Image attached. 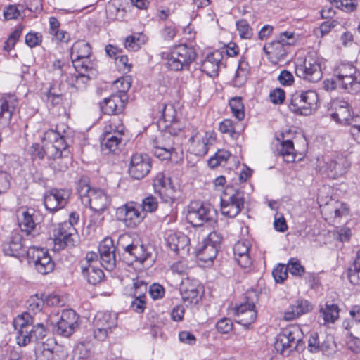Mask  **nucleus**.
<instances>
[{
  "label": "nucleus",
  "instance_id": "nucleus-24",
  "mask_svg": "<svg viewBox=\"0 0 360 360\" xmlns=\"http://www.w3.org/2000/svg\"><path fill=\"white\" fill-rule=\"evenodd\" d=\"M202 289L198 280L185 278L180 285V293L184 302L197 304L200 300V291Z\"/></svg>",
  "mask_w": 360,
  "mask_h": 360
},
{
  "label": "nucleus",
  "instance_id": "nucleus-19",
  "mask_svg": "<svg viewBox=\"0 0 360 360\" xmlns=\"http://www.w3.org/2000/svg\"><path fill=\"white\" fill-rule=\"evenodd\" d=\"M313 94V91L308 90L292 94L289 105L290 110L297 115L305 116L311 115L312 113L313 99L310 95Z\"/></svg>",
  "mask_w": 360,
  "mask_h": 360
},
{
  "label": "nucleus",
  "instance_id": "nucleus-38",
  "mask_svg": "<svg viewBox=\"0 0 360 360\" xmlns=\"http://www.w3.org/2000/svg\"><path fill=\"white\" fill-rule=\"evenodd\" d=\"M15 105V101L12 98H0V125L9 122Z\"/></svg>",
  "mask_w": 360,
  "mask_h": 360
},
{
  "label": "nucleus",
  "instance_id": "nucleus-30",
  "mask_svg": "<svg viewBox=\"0 0 360 360\" xmlns=\"http://www.w3.org/2000/svg\"><path fill=\"white\" fill-rule=\"evenodd\" d=\"M3 251L6 255L18 257L25 252L22 236L18 233H12L9 239L3 245Z\"/></svg>",
  "mask_w": 360,
  "mask_h": 360
},
{
  "label": "nucleus",
  "instance_id": "nucleus-42",
  "mask_svg": "<svg viewBox=\"0 0 360 360\" xmlns=\"http://www.w3.org/2000/svg\"><path fill=\"white\" fill-rule=\"evenodd\" d=\"M229 105L233 116L238 121L245 118V107L241 97L231 98L229 101Z\"/></svg>",
  "mask_w": 360,
  "mask_h": 360
},
{
  "label": "nucleus",
  "instance_id": "nucleus-3",
  "mask_svg": "<svg viewBox=\"0 0 360 360\" xmlns=\"http://www.w3.org/2000/svg\"><path fill=\"white\" fill-rule=\"evenodd\" d=\"M351 163L340 153L325 155L316 158V172L330 179H337L346 174Z\"/></svg>",
  "mask_w": 360,
  "mask_h": 360
},
{
  "label": "nucleus",
  "instance_id": "nucleus-35",
  "mask_svg": "<svg viewBox=\"0 0 360 360\" xmlns=\"http://www.w3.org/2000/svg\"><path fill=\"white\" fill-rule=\"evenodd\" d=\"M297 71L298 75L304 80L313 82L315 72V58L311 54H309L305 58L303 63L297 66Z\"/></svg>",
  "mask_w": 360,
  "mask_h": 360
},
{
  "label": "nucleus",
  "instance_id": "nucleus-6",
  "mask_svg": "<svg viewBox=\"0 0 360 360\" xmlns=\"http://www.w3.org/2000/svg\"><path fill=\"white\" fill-rule=\"evenodd\" d=\"M131 238L128 233L120 236L117 240V246L124 251V255H128L129 262H138L144 264L148 260L153 262L151 248L143 245L131 243Z\"/></svg>",
  "mask_w": 360,
  "mask_h": 360
},
{
  "label": "nucleus",
  "instance_id": "nucleus-54",
  "mask_svg": "<svg viewBox=\"0 0 360 360\" xmlns=\"http://www.w3.org/2000/svg\"><path fill=\"white\" fill-rule=\"evenodd\" d=\"M22 34L21 27H17L11 33L6 41L4 42V50L10 51L15 46Z\"/></svg>",
  "mask_w": 360,
  "mask_h": 360
},
{
  "label": "nucleus",
  "instance_id": "nucleus-51",
  "mask_svg": "<svg viewBox=\"0 0 360 360\" xmlns=\"http://www.w3.org/2000/svg\"><path fill=\"white\" fill-rule=\"evenodd\" d=\"M106 14L110 20H123L125 18L124 8L117 7L113 2H110L106 6Z\"/></svg>",
  "mask_w": 360,
  "mask_h": 360
},
{
  "label": "nucleus",
  "instance_id": "nucleus-49",
  "mask_svg": "<svg viewBox=\"0 0 360 360\" xmlns=\"http://www.w3.org/2000/svg\"><path fill=\"white\" fill-rule=\"evenodd\" d=\"M348 278L354 285H360V249L356 253L353 267L348 271Z\"/></svg>",
  "mask_w": 360,
  "mask_h": 360
},
{
  "label": "nucleus",
  "instance_id": "nucleus-2",
  "mask_svg": "<svg viewBox=\"0 0 360 360\" xmlns=\"http://www.w3.org/2000/svg\"><path fill=\"white\" fill-rule=\"evenodd\" d=\"M77 191L82 204L96 212L104 211L110 203V196L101 189L91 188L86 179L78 181Z\"/></svg>",
  "mask_w": 360,
  "mask_h": 360
},
{
  "label": "nucleus",
  "instance_id": "nucleus-63",
  "mask_svg": "<svg viewBox=\"0 0 360 360\" xmlns=\"http://www.w3.org/2000/svg\"><path fill=\"white\" fill-rule=\"evenodd\" d=\"M98 251L100 256L112 255L115 253L113 241L110 238H105L99 245Z\"/></svg>",
  "mask_w": 360,
  "mask_h": 360
},
{
  "label": "nucleus",
  "instance_id": "nucleus-40",
  "mask_svg": "<svg viewBox=\"0 0 360 360\" xmlns=\"http://www.w3.org/2000/svg\"><path fill=\"white\" fill-rule=\"evenodd\" d=\"M340 309L336 304L326 302L324 307H321L320 314L324 321V324L333 323L339 318Z\"/></svg>",
  "mask_w": 360,
  "mask_h": 360
},
{
  "label": "nucleus",
  "instance_id": "nucleus-8",
  "mask_svg": "<svg viewBox=\"0 0 360 360\" xmlns=\"http://www.w3.org/2000/svg\"><path fill=\"white\" fill-rule=\"evenodd\" d=\"M302 330L297 326H290L281 330L276 335L274 347L283 356H289L297 349L301 341Z\"/></svg>",
  "mask_w": 360,
  "mask_h": 360
},
{
  "label": "nucleus",
  "instance_id": "nucleus-47",
  "mask_svg": "<svg viewBox=\"0 0 360 360\" xmlns=\"http://www.w3.org/2000/svg\"><path fill=\"white\" fill-rule=\"evenodd\" d=\"M91 355V345L89 342H79L74 350L75 360H88Z\"/></svg>",
  "mask_w": 360,
  "mask_h": 360
},
{
  "label": "nucleus",
  "instance_id": "nucleus-53",
  "mask_svg": "<svg viewBox=\"0 0 360 360\" xmlns=\"http://www.w3.org/2000/svg\"><path fill=\"white\" fill-rule=\"evenodd\" d=\"M162 128L165 131L166 135L170 134L172 136L179 135L180 133L184 128V124L183 122H180L177 118L174 119V120L168 122L165 124L162 125Z\"/></svg>",
  "mask_w": 360,
  "mask_h": 360
},
{
  "label": "nucleus",
  "instance_id": "nucleus-39",
  "mask_svg": "<svg viewBox=\"0 0 360 360\" xmlns=\"http://www.w3.org/2000/svg\"><path fill=\"white\" fill-rule=\"evenodd\" d=\"M124 132L125 127L122 120L118 117H112L104 126L102 135L124 137Z\"/></svg>",
  "mask_w": 360,
  "mask_h": 360
},
{
  "label": "nucleus",
  "instance_id": "nucleus-60",
  "mask_svg": "<svg viewBox=\"0 0 360 360\" xmlns=\"http://www.w3.org/2000/svg\"><path fill=\"white\" fill-rule=\"evenodd\" d=\"M330 4H335L336 7L344 11L352 12L356 8L355 0H329Z\"/></svg>",
  "mask_w": 360,
  "mask_h": 360
},
{
  "label": "nucleus",
  "instance_id": "nucleus-45",
  "mask_svg": "<svg viewBox=\"0 0 360 360\" xmlns=\"http://www.w3.org/2000/svg\"><path fill=\"white\" fill-rule=\"evenodd\" d=\"M162 117L159 120V124L163 125L168 122H172L177 118L178 112L172 103L162 104L161 106Z\"/></svg>",
  "mask_w": 360,
  "mask_h": 360
},
{
  "label": "nucleus",
  "instance_id": "nucleus-15",
  "mask_svg": "<svg viewBox=\"0 0 360 360\" xmlns=\"http://www.w3.org/2000/svg\"><path fill=\"white\" fill-rule=\"evenodd\" d=\"M319 207L323 219L333 226L340 224V219L348 214V207L345 203L331 198L325 204H320Z\"/></svg>",
  "mask_w": 360,
  "mask_h": 360
},
{
  "label": "nucleus",
  "instance_id": "nucleus-32",
  "mask_svg": "<svg viewBox=\"0 0 360 360\" xmlns=\"http://www.w3.org/2000/svg\"><path fill=\"white\" fill-rule=\"evenodd\" d=\"M101 108L103 113L114 115L122 112L124 108V102L120 96L112 95L105 98L101 103Z\"/></svg>",
  "mask_w": 360,
  "mask_h": 360
},
{
  "label": "nucleus",
  "instance_id": "nucleus-52",
  "mask_svg": "<svg viewBox=\"0 0 360 360\" xmlns=\"http://www.w3.org/2000/svg\"><path fill=\"white\" fill-rule=\"evenodd\" d=\"M219 130L229 136L232 139H237L239 134L236 130L235 123L231 119H224L219 123Z\"/></svg>",
  "mask_w": 360,
  "mask_h": 360
},
{
  "label": "nucleus",
  "instance_id": "nucleus-4",
  "mask_svg": "<svg viewBox=\"0 0 360 360\" xmlns=\"http://www.w3.org/2000/svg\"><path fill=\"white\" fill-rule=\"evenodd\" d=\"M336 84L346 92L356 94L360 92V72L350 62H341L334 70Z\"/></svg>",
  "mask_w": 360,
  "mask_h": 360
},
{
  "label": "nucleus",
  "instance_id": "nucleus-28",
  "mask_svg": "<svg viewBox=\"0 0 360 360\" xmlns=\"http://www.w3.org/2000/svg\"><path fill=\"white\" fill-rule=\"evenodd\" d=\"M165 240L167 246L175 252L185 249L188 250L189 238L183 233L167 231L165 233Z\"/></svg>",
  "mask_w": 360,
  "mask_h": 360
},
{
  "label": "nucleus",
  "instance_id": "nucleus-13",
  "mask_svg": "<svg viewBox=\"0 0 360 360\" xmlns=\"http://www.w3.org/2000/svg\"><path fill=\"white\" fill-rule=\"evenodd\" d=\"M327 108L330 116L335 122L343 124L350 125L353 122H356L358 118H354L352 115L351 108L347 101L335 98L327 104Z\"/></svg>",
  "mask_w": 360,
  "mask_h": 360
},
{
  "label": "nucleus",
  "instance_id": "nucleus-18",
  "mask_svg": "<svg viewBox=\"0 0 360 360\" xmlns=\"http://www.w3.org/2000/svg\"><path fill=\"white\" fill-rule=\"evenodd\" d=\"M153 188L163 202L172 203L175 200V187L172 184L170 177L164 172H158L153 179Z\"/></svg>",
  "mask_w": 360,
  "mask_h": 360
},
{
  "label": "nucleus",
  "instance_id": "nucleus-29",
  "mask_svg": "<svg viewBox=\"0 0 360 360\" xmlns=\"http://www.w3.org/2000/svg\"><path fill=\"white\" fill-rule=\"evenodd\" d=\"M313 305L306 300H298L291 304L283 314V319L292 321L311 311Z\"/></svg>",
  "mask_w": 360,
  "mask_h": 360
},
{
  "label": "nucleus",
  "instance_id": "nucleus-17",
  "mask_svg": "<svg viewBox=\"0 0 360 360\" xmlns=\"http://www.w3.org/2000/svg\"><path fill=\"white\" fill-rule=\"evenodd\" d=\"M117 214L129 228L136 227L146 217V214L141 210L140 204L135 202H129L120 207Z\"/></svg>",
  "mask_w": 360,
  "mask_h": 360
},
{
  "label": "nucleus",
  "instance_id": "nucleus-5",
  "mask_svg": "<svg viewBox=\"0 0 360 360\" xmlns=\"http://www.w3.org/2000/svg\"><path fill=\"white\" fill-rule=\"evenodd\" d=\"M296 41L294 32L285 31L280 33L276 40L265 44L263 51L269 61L276 65L285 59L289 46L294 45Z\"/></svg>",
  "mask_w": 360,
  "mask_h": 360
},
{
  "label": "nucleus",
  "instance_id": "nucleus-23",
  "mask_svg": "<svg viewBox=\"0 0 360 360\" xmlns=\"http://www.w3.org/2000/svg\"><path fill=\"white\" fill-rule=\"evenodd\" d=\"M78 316L72 309L64 310L57 321L56 333L63 337L70 336L77 326Z\"/></svg>",
  "mask_w": 360,
  "mask_h": 360
},
{
  "label": "nucleus",
  "instance_id": "nucleus-1",
  "mask_svg": "<svg viewBox=\"0 0 360 360\" xmlns=\"http://www.w3.org/2000/svg\"><path fill=\"white\" fill-rule=\"evenodd\" d=\"M163 64L172 71H181L189 68L195 60L196 53L192 47L179 44L160 53Z\"/></svg>",
  "mask_w": 360,
  "mask_h": 360
},
{
  "label": "nucleus",
  "instance_id": "nucleus-27",
  "mask_svg": "<svg viewBox=\"0 0 360 360\" xmlns=\"http://www.w3.org/2000/svg\"><path fill=\"white\" fill-rule=\"evenodd\" d=\"M351 229L348 227L336 228L333 231H328L319 233L316 241L323 244L333 243L336 241L345 242L350 239Z\"/></svg>",
  "mask_w": 360,
  "mask_h": 360
},
{
  "label": "nucleus",
  "instance_id": "nucleus-46",
  "mask_svg": "<svg viewBox=\"0 0 360 360\" xmlns=\"http://www.w3.org/2000/svg\"><path fill=\"white\" fill-rule=\"evenodd\" d=\"M32 322V317L29 312L22 313L13 320L15 330L17 332L25 329H30Z\"/></svg>",
  "mask_w": 360,
  "mask_h": 360
},
{
  "label": "nucleus",
  "instance_id": "nucleus-16",
  "mask_svg": "<svg viewBox=\"0 0 360 360\" xmlns=\"http://www.w3.org/2000/svg\"><path fill=\"white\" fill-rule=\"evenodd\" d=\"M212 212L210 205L200 201H193L187 207L186 218L192 226H200L212 219Z\"/></svg>",
  "mask_w": 360,
  "mask_h": 360
},
{
  "label": "nucleus",
  "instance_id": "nucleus-36",
  "mask_svg": "<svg viewBox=\"0 0 360 360\" xmlns=\"http://www.w3.org/2000/svg\"><path fill=\"white\" fill-rule=\"evenodd\" d=\"M217 255V248L216 245L210 242H206L196 252V256L198 260L210 265L212 263Z\"/></svg>",
  "mask_w": 360,
  "mask_h": 360
},
{
  "label": "nucleus",
  "instance_id": "nucleus-43",
  "mask_svg": "<svg viewBox=\"0 0 360 360\" xmlns=\"http://www.w3.org/2000/svg\"><path fill=\"white\" fill-rule=\"evenodd\" d=\"M231 158V153L226 150H218L214 155L208 160V165L210 168H215L219 166H224Z\"/></svg>",
  "mask_w": 360,
  "mask_h": 360
},
{
  "label": "nucleus",
  "instance_id": "nucleus-20",
  "mask_svg": "<svg viewBox=\"0 0 360 360\" xmlns=\"http://www.w3.org/2000/svg\"><path fill=\"white\" fill-rule=\"evenodd\" d=\"M151 166V160L148 155L134 153L129 165V174L135 179H143L148 174Z\"/></svg>",
  "mask_w": 360,
  "mask_h": 360
},
{
  "label": "nucleus",
  "instance_id": "nucleus-61",
  "mask_svg": "<svg viewBox=\"0 0 360 360\" xmlns=\"http://www.w3.org/2000/svg\"><path fill=\"white\" fill-rule=\"evenodd\" d=\"M287 268L288 271L293 276H301L304 271L300 262L295 258H291L288 261Z\"/></svg>",
  "mask_w": 360,
  "mask_h": 360
},
{
  "label": "nucleus",
  "instance_id": "nucleus-37",
  "mask_svg": "<svg viewBox=\"0 0 360 360\" xmlns=\"http://www.w3.org/2000/svg\"><path fill=\"white\" fill-rule=\"evenodd\" d=\"M100 140L102 150L110 153H116L120 150L124 141L122 136L110 135H101Z\"/></svg>",
  "mask_w": 360,
  "mask_h": 360
},
{
  "label": "nucleus",
  "instance_id": "nucleus-31",
  "mask_svg": "<svg viewBox=\"0 0 360 360\" xmlns=\"http://www.w3.org/2000/svg\"><path fill=\"white\" fill-rule=\"evenodd\" d=\"M222 55L219 51L207 54L201 64V70L210 77L217 75Z\"/></svg>",
  "mask_w": 360,
  "mask_h": 360
},
{
  "label": "nucleus",
  "instance_id": "nucleus-48",
  "mask_svg": "<svg viewBox=\"0 0 360 360\" xmlns=\"http://www.w3.org/2000/svg\"><path fill=\"white\" fill-rule=\"evenodd\" d=\"M236 30L239 37L243 39H250L254 35V31L247 20L241 19L236 22Z\"/></svg>",
  "mask_w": 360,
  "mask_h": 360
},
{
  "label": "nucleus",
  "instance_id": "nucleus-12",
  "mask_svg": "<svg viewBox=\"0 0 360 360\" xmlns=\"http://www.w3.org/2000/svg\"><path fill=\"white\" fill-rule=\"evenodd\" d=\"M244 193L226 188L221 197V212L228 218L236 217L244 207Z\"/></svg>",
  "mask_w": 360,
  "mask_h": 360
},
{
  "label": "nucleus",
  "instance_id": "nucleus-58",
  "mask_svg": "<svg viewBox=\"0 0 360 360\" xmlns=\"http://www.w3.org/2000/svg\"><path fill=\"white\" fill-rule=\"evenodd\" d=\"M288 268L287 266L278 264L272 271L273 277L275 281L278 283H283L288 277Z\"/></svg>",
  "mask_w": 360,
  "mask_h": 360
},
{
  "label": "nucleus",
  "instance_id": "nucleus-57",
  "mask_svg": "<svg viewBox=\"0 0 360 360\" xmlns=\"http://www.w3.org/2000/svg\"><path fill=\"white\" fill-rule=\"evenodd\" d=\"M44 302V300L37 295H32L27 300V309L30 311L37 313L41 311Z\"/></svg>",
  "mask_w": 360,
  "mask_h": 360
},
{
  "label": "nucleus",
  "instance_id": "nucleus-64",
  "mask_svg": "<svg viewBox=\"0 0 360 360\" xmlns=\"http://www.w3.org/2000/svg\"><path fill=\"white\" fill-rule=\"evenodd\" d=\"M167 148L159 147L153 149L154 155L161 160H169L174 151L173 146H166Z\"/></svg>",
  "mask_w": 360,
  "mask_h": 360
},
{
  "label": "nucleus",
  "instance_id": "nucleus-9",
  "mask_svg": "<svg viewBox=\"0 0 360 360\" xmlns=\"http://www.w3.org/2000/svg\"><path fill=\"white\" fill-rule=\"evenodd\" d=\"M70 56L75 70L92 71L96 67V62L91 58V47L84 40H79L73 44Z\"/></svg>",
  "mask_w": 360,
  "mask_h": 360
},
{
  "label": "nucleus",
  "instance_id": "nucleus-26",
  "mask_svg": "<svg viewBox=\"0 0 360 360\" xmlns=\"http://www.w3.org/2000/svg\"><path fill=\"white\" fill-rule=\"evenodd\" d=\"M251 243L247 239L238 240L233 247L234 257L242 268H248L252 264V258L250 251Z\"/></svg>",
  "mask_w": 360,
  "mask_h": 360
},
{
  "label": "nucleus",
  "instance_id": "nucleus-22",
  "mask_svg": "<svg viewBox=\"0 0 360 360\" xmlns=\"http://www.w3.org/2000/svg\"><path fill=\"white\" fill-rule=\"evenodd\" d=\"M70 196L69 190L51 189L44 195V205L51 212L57 211L66 205Z\"/></svg>",
  "mask_w": 360,
  "mask_h": 360
},
{
  "label": "nucleus",
  "instance_id": "nucleus-41",
  "mask_svg": "<svg viewBox=\"0 0 360 360\" xmlns=\"http://www.w3.org/2000/svg\"><path fill=\"white\" fill-rule=\"evenodd\" d=\"M147 37L143 33H135L126 37L124 47L131 51L139 50L147 41Z\"/></svg>",
  "mask_w": 360,
  "mask_h": 360
},
{
  "label": "nucleus",
  "instance_id": "nucleus-44",
  "mask_svg": "<svg viewBox=\"0 0 360 360\" xmlns=\"http://www.w3.org/2000/svg\"><path fill=\"white\" fill-rule=\"evenodd\" d=\"M278 153L287 162H292L295 160L294 145L292 141L286 140L281 143Z\"/></svg>",
  "mask_w": 360,
  "mask_h": 360
},
{
  "label": "nucleus",
  "instance_id": "nucleus-55",
  "mask_svg": "<svg viewBox=\"0 0 360 360\" xmlns=\"http://www.w3.org/2000/svg\"><path fill=\"white\" fill-rule=\"evenodd\" d=\"M16 342L20 347H25L33 341L32 330L25 329L16 332Z\"/></svg>",
  "mask_w": 360,
  "mask_h": 360
},
{
  "label": "nucleus",
  "instance_id": "nucleus-33",
  "mask_svg": "<svg viewBox=\"0 0 360 360\" xmlns=\"http://www.w3.org/2000/svg\"><path fill=\"white\" fill-rule=\"evenodd\" d=\"M76 72L70 73L68 72V75H65V80L71 87L76 89L77 90H82L85 89L87 82L89 80V76L88 75L89 71H79L75 70Z\"/></svg>",
  "mask_w": 360,
  "mask_h": 360
},
{
  "label": "nucleus",
  "instance_id": "nucleus-7",
  "mask_svg": "<svg viewBox=\"0 0 360 360\" xmlns=\"http://www.w3.org/2000/svg\"><path fill=\"white\" fill-rule=\"evenodd\" d=\"M41 142L44 145L45 157L49 160L61 158L68 146L65 131L60 134L58 130L49 129L44 132Z\"/></svg>",
  "mask_w": 360,
  "mask_h": 360
},
{
  "label": "nucleus",
  "instance_id": "nucleus-14",
  "mask_svg": "<svg viewBox=\"0 0 360 360\" xmlns=\"http://www.w3.org/2000/svg\"><path fill=\"white\" fill-rule=\"evenodd\" d=\"M51 238L55 250L74 246L76 242V229L69 224H58L52 230Z\"/></svg>",
  "mask_w": 360,
  "mask_h": 360
},
{
  "label": "nucleus",
  "instance_id": "nucleus-59",
  "mask_svg": "<svg viewBox=\"0 0 360 360\" xmlns=\"http://www.w3.org/2000/svg\"><path fill=\"white\" fill-rule=\"evenodd\" d=\"M35 356L37 360H53V352L44 345H41L36 348Z\"/></svg>",
  "mask_w": 360,
  "mask_h": 360
},
{
  "label": "nucleus",
  "instance_id": "nucleus-34",
  "mask_svg": "<svg viewBox=\"0 0 360 360\" xmlns=\"http://www.w3.org/2000/svg\"><path fill=\"white\" fill-rule=\"evenodd\" d=\"M82 273L88 283L92 285L99 283L104 277L103 270L95 264H82Z\"/></svg>",
  "mask_w": 360,
  "mask_h": 360
},
{
  "label": "nucleus",
  "instance_id": "nucleus-11",
  "mask_svg": "<svg viewBox=\"0 0 360 360\" xmlns=\"http://www.w3.org/2000/svg\"><path fill=\"white\" fill-rule=\"evenodd\" d=\"M26 252L29 265L38 273L46 275L53 270L55 264L46 249L31 246Z\"/></svg>",
  "mask_w": 360,
  "mask_h": 360
},
{
  "label": "nucleus",
  "instance_id": "nucleus-21",
  "mask_svg": "<svg viewBox=\"0 0 360 360\" xmlns=\"http://www.w3.org/2000/svg\"><path fill=\"white\" fill-rule=\"evenodd\" d=\"M214 139L213 132H197L189 139V150L195 155H205L208 151V146Z\"/></svg>",
  "mask_w": 360,
  "mask_h": 360
},
{
  "label": "nucleus",
  "instance_id": "nucleus-50",
  "mask_svg": "<svg viewBox=\"0 0 360 360\" xmlns=\"http://www.w3.org/2000/svg\"><path fill=\"white\" fill-rule=\"evenodd\" d=\"M18 224L21 230L27 233H30L35 226L32 216L28 211L22 212L21 216L18 217Z\"/></svg>",
  "mask_w": 360,
  "mask_h": 360
},
{
  "label": "nucleus",
  "instance_id": "nucleus-62",
  "mask_svg": "<svg viewBox=\"0 0 360 360\" xmlns=\"http://www.w3.org/2000/svg\"><path fill=\"white\" fill-rule=\"evenodd\" d=\"M277 79L280 84L283 86H291L295 83L292 73L287 70L281 71Z\"/></svg>",
  "mask_w": 360,
  "mask_h": 360
},
{
  "label": "nucleus",
  "instance_id": "nucleus-10",
  "mask_svg": "<svg viewBox=\"0 0 360 360\" xmlns=\"http://www.w3.org/2000/svg\"><path fill=\"white\" fill-rule=\"evenodd\" d=\"M117 325V315L109 311H98L92 321L94 337L100 341L105 340Z\"/></svg>",
  "mask_w": 360,
  "mask_h": 360
},
{
  "label": "nucleus",
  "instance_id": "nucleus-56",
  "mask_svg": "<svg viewBox=\"0 0 360 360\" xmlns=\"http://www.w3.org/2000/svg\"><path fill=\"white\" fill-rule=\"evenodd\" d=\"M141 205V212L144 214L146 212H153L158 209V202L156 198L153 195H149L142 200Z\"/></svg>",
  "mask_w": 360,
  "mask_h": 360
},
{
  "label": "nucleus",
  "instance_id": "nucleus-25",
  "mask_svg": "<svg viewBox=\"0 0 360 360\" xmlns=\"http://www.w3.org/2000/svg\"><path fill=\"white\" fill-rule=\"evenodd\" d=\"M234 310L236 321L245 327H248L256 320L257 311L252 302L240 304Z\"/></svg>",
  "mask_w": 360,
  "mask_h": 360
}]
</instances>
